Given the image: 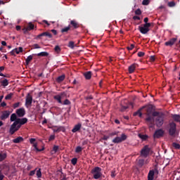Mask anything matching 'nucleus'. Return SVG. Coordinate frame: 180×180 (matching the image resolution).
I'll use <instances>...</instances> for the list:
<instances>
[{
	"instance_id": "obj_33",
	"label": "nucleus",
	"mask_w": 180,
	"mask_h": 180,
	"mask_svg": "<svg viewBox=\"0 0 180 180\" xmlns=\"http://www.w3.org/2000/svg\"><path fill=\"white\" fill-rule=\"evenodd\" d=\"M10 53L11 56H16L15 54H19V51H18V49H14L10 52Z\"/></svg>"
},
{
	"instance_id": "obj_49",
	"label": "nucleus",
	"mask_w": 180,
	"mask_h": 180,
	"mask_svg": "<svg viewBox=\"0 0 180 180\" xmlns=\"http://www.w3.org/2000/svg\"><path fill=\"white\" fill-rule=\"evenodd\" d=\"M74 44H75L74 41H71L68 44V47H70V49H74Z\"/></svg>"
},
{
	"instance_id": "obj_9",
	"label": "nucleus",
	"mask_w": 180,
	"mask_h": 180,
	"mask_svg": "<svg viewBox=\"0 0 180 180\" xmlns=\"http://www.w3.org/2000/svg\"><path fill=\"white\" fill-rule=\"evenodd\" d=\"M33 102V97L30 94H28L25 98V106L26 108H30L32 106V103Z\"/></svg>"
},
{
	"instance_id": "obj_14",
	"label": "nucleus",
	"mask_w": 180,
	"mask_h": 180,
	"mask_svg": "<svg viewBox=\"0 0 180 180\" xmlns=\"http://www.w3.org/2000/svg\"><path fill=\"white\" fill-rule=\"evenodd\" d=\"M138 67H139V64L137 63H133L132 65H131L128 68L129 74H133L136 68H137Z\"/></svg>"
},
{
	"instance_id": "obj_23",
	"label": "nucleus",
	"mask_w": 180,
	"mask_h": 180,
	"mask_svg": "<svg viewBox=\"0 0 180 180\" xmlns=\"http://www.w3.org/2000/svg\"><path fill=\"white\" fill-rule=\"evenodd\" d=\"M34 56H37L38 57H49L48 52H40L39 53L34 54Z\"/></svg>"
},
{
	"instance_id": "obj_56",
	"label": "nucleus",
	"mask_w": 180,
	"mask_h": 180,
	"mask_svg": "<svg viewBox=\"0 0 180 180\" xmlns=\"http://www.w3.org/2000/svg\"><path fill=\"white\" fill-rule=\"evenodd\" d=\"M132 19L134 20H140L141 18L139 17V16H137V15H134Z\"/></svg>"
},
{
	"instance_id": "obj_4",
	"label": "nucleus",
	"mask_w": 180,
	"mask_h": 180,
	"mask_svg": "<svg viewBox=\"0 0 180 180\" xmlns=\"http://www.w3.org/2000/svg\"><path fill=\"white\" fill-rule=\"evenodd\" d=\"M102 169L99 167H96L91 170V174L94 179H99L102 176V173L101 172Z\"/></svg>"
},
{
	"instance_id": "obj_28",
	"label": "nucleus",
	"mask_w": 180,
	"mask_h": 180,
	"mask_svg": "<svg viewBox=\"0 0 180 180\" xmlns=\"http://www.w3.org/2000/svg\"><path fill=\"white\" fill-rule=\"evenodd\" d=\"M33 147L38 153H40L41 151H44V147H43L41 149L37 148V143H33Z\"/></svg>"
},
{
	"instance_id": "obj_54",
	"label": "nucleus",
	"mask_w": 180,
	"mask_h": 180,
	"mask_svg": "<svg viewBox=\"0 0 180 180\" xmlns=\"http://www.w3.org/2000/svg\"><path fill=\"white\" fill-rule=\"evenodd\" d=\"M115 176H116V171L112 170L111 172V178H115Z\"/></svg>"
},
{
	"instance_id": "obj_43",
	"label": "nucleus",
	"mask_w": 180,
	"mask_h": 180,
	"mask_svg": "<svg viewBox=\"0 0 180 180\" xmlns=\"http://www.w3.org/2000/svg\"><path fill=\"white\" fill-rule=\"evenodd\" d=\"M71 103V101H70V100L68 99H65L63 102H62V103H60L61 105H70Z\"/></svg>"
},
{
	"instance_id": "obj_19",
	"label": "nucleus",
	"mask_w": 180,
	"mask_h": 180,
	"mask_svg": "<svg viewBox=\"0 0 180 180\" xmlns=\"http://www.w3.org/2000/svg\"><path fill=\"white\" fill-rule=\"evenodd\" d=\"M23 141V137L18 136L16 139H13V143H15V144H19V143H22Z\"/></svg>"
},
{
	"instance_id": "obj_5",
	"label": "nucleus",
	"mask_w": 180,
	"mask_h": 180,
	"mask_svg": "<svg viewBox=\"0 0 180 180\" xmlns=\"http://www.w3.org/2000/svg\"><path fill=\"white\" fill-rule=\"evenodd\" d=\"M125 140H127V135H125L124 134H122L121 137L117 136L112 140V143L115 144H119V143H122V141H125Z\"/></svg>"
},
{
	"instance_id": "obj_63",
	"label": "nucleus",
	"mask_w": 180,
	"mask_h": 180,
	"mask_svg": "<svg viewBox=\"0 0 180 180\" xmlns=\"http://www.w3.org/2000/svg\"><path fill=\"white\" fill-rule=\"evenodd\" d=\"M33 47H34V49H40V46H39V44H34L33 45Z\"/></svg>"
},
{
	"instance_id": "obj_52",
	"label": "nucleus",
	"mask_w": 180,
	"mask_h": 180,
	"mask_svg": "<svg viewBox=\"0 0 180 180\" xmlns=\"http://www.w3.org/2000/svg\"><path fill=\"white\" fill-rule=\"evenodd\" d=\"M54 139H56V135H51L49 136V141H53V140H54Z\"/></svg>"
},
{
	"instance_id": "obj_18",
	"label": "nucleus",
	"mask_w": 180,
	"mask_h": 180,
	"mask_svg": "<svg viewBox=\"0 0 180 180\" xmlns=\"http://www.w3.org/2000/svg\"><path fill=\"white\" fill-rule=\"evenodd\" d=\"M84 78H86V79H91V78H92V72L91 71H88L86 72L83 74Z\"/></svg>"
},
{
	"instance_id": "obj_61",
	"label": "nucleus",
	"mask_w": 180,
	"mask_h": 180,
	"mask_svg": "<svg viewBox=\"0 0 180 180\" xmlns=\"http://www.w3.org/2000/svg\"><path fill=\"white\" fill-rule=\"evenodd\" d=\"M5 176L2 174V172L0 171V180H4Z\"/></svg>"
},
{
	"instance_id": "obj_51",
	"label": "nucleus",
	"mask_w": 180,
	"mask_h": 180,
	"mask_svg": "<svg viewBox=\"0 0 180 180\" xmlns=\"http://www.w3.org/2000/svg\"><path fill=\"white\" fill-rule=\"evenodd\" d=\"M17 49V51H18V54L19 53H23V48L20 46L19 48H15Z\"/></svg>"
},
{
	"instance_id": "obj_2",
	"label": "nucleus",
	"mask_w": 180,
	"mask_h": 180,
	"mask_svg": "<svg viewBox=\"0 0 180 180\" xmlns=\"http://www.w3.org/2000/svg\"><path fill=\"white\" fill-rule=\"evenodd\" d=\"M179 132L176 130V124L172 122L169 124V136L171 137H175L176 134H179Z\"/></svg>"
},
{
	"instance_id": "obj_62",
	"label": "nucleus",
	"mask_w": 180,
	"mask_h": 180,
	"mask_svg": "<svg viewBox=\"0 0 180 180\" xmlns=\"http://www.w3.org/2000/svg\"><path fill=\"white\" fill-rule=\"evenodd\" d=\"M103 140L104 141L109 140V136L104 135L103 136Z\"/></svg>"
},
{
	"instance_id": "obj_27",
	"label": "nucleus",
	"mask_w": 180,
	"mask_h": 180,
	"mask_svg": "<svg viewBox=\"0 0 180 180\" xmlns=\"http://www.w3.org/2000/svg\"><path fill=\"white\" fill-rule=\"evenodd\" d=\"M32 60H33V56L30 55L25 60V63L26 65H29V64H30V61H32Z\"/></svg>"
},
{
	"instance_id": "obj_31",
	"label": "nucleus",
	"mask_w": 180,
	"mask_h": 180,
	"mask_svg": "<svg viewBox=\"0 0 180 180\" xmlns=\"http://www.w3.org/2000/svg\"><path fill=\"white\" fill-rule=\"evenodd\" d=\"M1 85L2 86H8V85H9L8 79H4L3 81H1Z\"/></svg>"
},
{
	"instance_id": "obj_12",
	"label": "nucleus",
	"mask_w": 180,
	"mask_h": 180,
	"mask_svg": "<svg viewBox=\"0 0 180 180\" xmlns=\"http://www.w3.org/2000/svg\"><path fill=\"white\" fill-rule=\"evenodd\" d=\"M15 112L18 117H23L26 115V110L23 108L17 109Z\"/></svg>"
},
{
	"instance_id": "obj_57",
	"label": "nucleus",
	"mask_w": 180,
	"mask_h": 180,
	"mask_svg": "<svg viewBox=\"0 0 180 180\" xmlns=\"http://www.w3.org/2000/svg\"><path fill=\"white\" fill-rule=\"evenodd\" d=\"M34 141H36V139H34V138H31L30 139V144H34L35 143Z\"/></svg>"
},
{
	"instance_id": "obj_26",
	"label": "nucleus",
	"mask_w": 180,
	"mask_h": 180,
	"mask_svg": "<svg viewBox=\"0 0 180 180\" xmlns=\"http://www.w3.org/2000/svg\"><path fill=\"white\" fill-rule=\"evenodd\" d=\"M71 25H68V27H65L61 30V33H68V31L70 30Z\"/></svg>"
},
{
	"instance_id": "obj_21",
	"label": "nucleus",
	"mask_w": 180,
	"mask_h": 180,
	"mask_svg": "<svg viewBox=\"0 0 180 180\" xmlns=\"http://www.w3.org/2000/svg\"><path fill=\"white\" fill-rule=\"evenodd\" d=\"M154 170H150L148 174V180H153L154 179Z\"/></svg>"
},
{
	"instance_id": "obj_17",
	"label": "nucleus",
	"mask_w": 180,
	"mask_h": 180,
	"mask_svg": "<svg viewBox=\"0 0 180 180\" xmlns=\"http://www.w3.org/2000/svg\"><path fill=\"white\" fill-rule=\"evenodd\" d=\"M81 127H82V124L81 123L75 125L74 128L72 129V133H77V131H79V130H81Z\"/></svg>"
},
{
	"instance_id": "obj_3",
	"label": "nucleus",
	"mask_w": 180,
	"mask_h": 180,
	"mask_svg": "<svg viewBox=\"0 0 180 180\" xmlns=\"http://www.w3.org/2000/svg\"><path fill=\"white\" fill-rule=\"evenodd\" d=\"M150 26L151 23H145L141 26H139L138 30H139L140 33L142 34H147V33L150 32Z\"/></svg>"
},
{
	"instance_id": "obj_38",
	"label": "nucleus",
	"mask_w": 180,
	"mask_h": 180,
	"mask_svg": "<svg viewBox=\"0 0 180 180\" xmlns=\"http://www.w3.org/2000/svg\"><path fill=\"white\" fill-rule=\"evenodd\" d=\"M60 147L58 146H56L54 145L53 147V150L54 154H56V153H57V151H58Z\"/></svg>"
},
{
	"instance_id": "obj_6",
	"label": "nucleus",
	"mask_w": 180,
	"mask_h": 180,
	"mask_svg": "<svg viewBox=\"0 0 180 180\" xmlns=\"http://www.w3.org/2000/svg\"><path fill=\"white\" fill-rule=\"evenodd\" d=\"M155 124L157 127H161L164 124V113H161L160 115L155 118Z\"/></svg>"
},
{
	"instance_id": "obj_25",
	"label": "nucleus",
	"mask_w": 180,
	"mask_h": 180,
	"mask_svg": "<svg viewBox=\"0 0 180 180\" xmlns=\"http://www.w3.org/2000/svg\"><path fill=\"white\" fill-rule=\"evenodd\" d=\"M18 115H16V114L13 113L11 115V118H10L11 122H16V120H18Z\"/></svg>"
},
{
	"instance_id": "obj_35",
	"label": "nucleus",
	"mask_w": 180,
	"mask_h": 180,
	"mask_svg": "<svg viewBox=\"0 0 180 180\" xmlns=\"http://www.w3.org/2000/svg\"><path fill=\"white\" fill-rule=\"evenodd\" d=\"M153 117H158V116H161V113L160 112L154 111L152 114Z\"/></svg>"
},
{
	"instance_id": "obj_1",
	"label": "nucleus",
	"mask_w": 180,
	"mask_h": 180,
	"mask_svg": "<svg viewBox=\"0 0 180 180\" xmlns=\"http://www.w3.org/2000/svg\"><path fill=\"white\" fill-rule=\"evenodd\" d=\"M27 123V118H18V120L14 122L10 127L9 133L11 135L15 134L16 131L19 130L23 126V124H26Z\"/></svg>"
},
{
	"instance_id": "obj_13",
	"label": "nucleus",
	"mask_w": 180,
	"mask_h": 180,
	"mask_svg": "<svg viewBox=\"0 0 180 180\" xmlns=\"http://www.w3.org/2000/svg\"><path fill=\"white\" fill-rule=\"evenodd\" d=\"M176 38H172L169 41H166L165 43V46H169V47H172L175 43H176Z\"/></svg>"
},
{
	"instance_id": "obj_47",
	"label": "nucleus",
	"mask_w": 180,
	"mask_h": 180,
	"mask_svg": "<svg viewBox=\"0 0 180 180\" xmlns=\"http://www.w3.org/2000/svg\"><path fill=\"white\" fill-rule=\"evenodd\" d=\"M149 4H150V0H143L142 1V5L147 6V5H149Z\"/></svg>"
},
{
	"instance_id": "obj_53",
	"label": "nucleus",
	"mask_w": 180,
	"mask_h": 180,
	"mask_svg": "<svg viewBox=\"0 0 180 180\" xmlns=\"http://www.w3.org/2000/svg\"><path fill=\"white\" fill-rule=\"evenodd\" d=\"M84 99H86V101H89L91 99H94V97L92 96H85Z\"/></svg>"
},
{
	"instance_id": "obj_59",
	"label": "nucleus",
	"mask_w": 180,
	"mask_h": 180,
	"mask_svg": "<svg viewBox=\"0 0 180 180\" xmlns=\"http://www.w3.org/2000/svg\"><path fill=\"white\" fill-rule=\"evenodd\" d=\"M34 174H36V169L35 170H32L30 172L29 175H30V176H33V175H34Z\"/></svg>"
},
{
	"instance_id": "obj_29",
	"label": "nucleus",
	"mask_w": 180,
	"mask_h": 180,
	"mask_svg": "<svg viewBox=\"0 0 180 180\" xmlns=\"http://www.w3.org/2000/svg\"><path fill=\"white\" fill-rule=\"evenodd\" d=\"M138 136H139V139L143 140V141H146V140H147V139H148V136H147L146 134H139Z\"/></svg>"
},
{
	"instance_id": "obj_10",
	"label": "nucleus",
	"mask_w": 180,
	"mask_h": 180,
	"mask_svg": "<svg viewBox=\"0 0 180 180\" xmlns=\"http://www.w3.org/2000/svg\"><path fill=\"white\" fill-rule=\"evenodd\" d=\"M63 98H67V92L63 91L60 94V95H57L54 96V99L58 102V103H63L61 99Z\"/></svg>"
},
{
	"instance_id": "obj_22",
	"label": "nucleus",
	"mask_w": 180,
	"mask_h": 180,
	"mask_svg": "<svg viewBox=\"0 0 180 180\" xmlns=\"http://www.w3.org/2000/svg\"><path fill=\"white\" fill-rule=\"evenodd\" d=\"M172 117L174 122L179 123V122H180V115H179L174 114L172 116Z\"/></svg>"
},
{
	"instance_id": "obj_50",
	"label": "nucleus",
	"mask_w": 180,
	"mask_h": 180,
	"mask_svg": "<svg viewBox=\"0 0 180 180\" xmlns=\"http://www.w3.org/2000/svg\"><path fill=\"white\" fill-rule=\"evenodd\" d=\"M135 15H141V10L140 8H138L135 11Z\"/></svg>"
},
{
	"instance_id": "obj_39",
	"label": "nucleus",
	"mask_w": 180,
	"mask_h": 180,
	"mask_svg": "<svg viewBox=\"0 0 180 180\" xmlns=\"http://www.w3.org/2000/svg\"><path fill=\"white\" fill-rule=\"evenodd\" d=\"M27 27L28 28V30H30V31L33 30V29H34V25L30 22Z\"/></svg>"
},
{
	"instance_id": "obj_15",
	"label": "nucleus",
	"mask_w": 180,
	"mask_h": 180,
	"mask_svg": "<svg viewBox=\"0 0 180 180\" xmlns=\"http://www.w3.org/2000/svg\"><path fill=\"white\" fill-rule=\"evenodd\" d=\"M44 36L49 37V39H51V37H53V35L51 33L45 32L37 35V39H40L41 37H43Z\"/></svg>"
},
{
	"instance_id": "obj_16",
	"label": "nucleus",
	"mask_w": 180,
	"mask_h": 180,
	"mask_svg": "<svg viewBox=\"0 0 180 180\" xmlns=\"http://www.w3.org/2000/svg\"><path fill=\"white\" fill-rule=\"evenodd\" d=\"M70 27H73V29H78L79 27V23L75 21V20H72L70 21V25H69Z\"/></svg>"
},
{
	"instance_id": "obj_41",
	"label": "nucleus",
	"mask_w": 180,
	"mask_h": 180,
	"mask_svg": "<svg viewBox=\"0 0 180 180\" xmlns=\"http://www.w3.org/2000/svg\"><path fill=\"white\" fill-rule=\"evenodd\" d=\"M77 161H78V159H77V158H74L71 160V162L72 165H77Z\"/></svg>"
},
{
	"instance_id": "obj_42",
	"label": "nucleus",
	"mask_w": 180,
	"mask_h": 180,
	"mask_svg": "<svg viewBox=\"0 0 180 180\" xmlns=\"http://www.w3.org/2000/svg\"><path fill=\"white\" fill-rule=\"evenodd\" d=\"M5 158H6V154L0 153V162L4 161V160H5Z\"/></svg>"
},
{
	"instance_id": "obj_58",
	"label": "nucleus",
	"mask_w": 180,
	"mask_h": 180,
	"mask_svg": "<svg viewBox=\"0 0 180 180\" xmlns=\"http://www.w3.org/2000/svg\"><path fill=\"white\" fill-rule=\"evenodd\" d=\"M134 48V44H131L130 46H127V50L130 51L132 50Z\"/></svg>"
},
{
	"instance_id": "obj_46",
	"label": "nucleus",
	"mask_w": 180,
	"mask_h": 180,
	"mask_svg": "<svg viewBox=\"0 0 180 180\" xmlns=\"http://www.w3.org/2000/svg\"><path fill=\"white\" fill-rule=\"evenodd\" d=\"M82 151V147L81 146H77L75 149V153H81Z\"/></svg>"
},
{
	"instance_id": "obj_20",
	"label": "nucleus",
	"mask_w": 180,
	"mask_h": 180,
	"mask_svg": "<svg viewBox=\"0 0 180 180\" xmlns=\"http://www.w3.org/2000/svg\"><path fill=\"white\" fill-rule=\"evenodd\" d=\"M146 106H143L141 109L138 110L136 112H134V116H139V117H141L143 116V113H141V110L144 109Z\"/></svg>"
},
{
	"instance_id": "obj_60",
	"label": "nucleus",
	"mask_w": 180,
	"mask_h": 180,
	"mask_svg": "<svg viewBox=\"0 0 180 180\" xmlns=\"http://www.w3.org/2000/svg\"><path fill=\"white\" fill-rule=\"evenodd\" d=\"M150 60L152 62L155 61V56H150Z\"/></svg>"
},
{
	"instance_id": "obj_30",
	"label": "nucleus",
	"mask_w": 180,
	"mask_h": 180,
	"mask_svg": "<svg viewBox=\"0 0 180 180\" xmlns=\"http://www.w3.org/2000/svg\"><path fill=\"white\" fill-rule=\"evenodd\" d=\"M146 121L148 122V123H152L154 122V117H152L151 115H148V117L146 118Z\"/></svg>"
},
{
	"instance_id": "obj_36",
	"label": "nucleus",
	"mask_w": 180,
	"mask_h": 180,
	"mask_svg": "<svg viewBox=\"0 0 180 180\" xmlns=\"http://www.w3.org/2000/svg\"><path fill=\"white\" fill-rule=\"evenodd\" d=\"M138 165L139 167H143L144 165V159H140L139 161H138Z\"/></svg>"
},
{
	"instance_id": "obj_11",
	"label": "nucleus",
	"mask_w": 180,
	"mask_h": 180,
	"mask_svg": "<svg viewBox=\"0 0 180 180\" xmlns=\"http://www.w3.org/2000/svg\"><path fill=\"white\" fill-rule=\"evenodd\" d=\"M11 116V111L9 110H4L1 112V115L0 116L1 120H6Z\"/></svg>"
},
{
	"instance_id": "obj_40",
	"label": "nucleus",
	"mask_w": 180,
	"mask_h": 180,
	"mask_svg": "<svg viewBox=\"0 0 180 180\" xmlns=\"http://www.w3.org/2000/svg\"><path fill=\"white\" fill-rule=\"evenodd\" d=\"M36 175H37V178H41V169H39L37 171Z\"/></svg>"
},
{
	"instance_id": "obj_7",
	"label": "nucleus",
	"mask_w": 180,
	"mask_h": 180,
	"mask_svg": "<svg viewBox=\"0 0 180 180\" xmlns=\"http://www.w3.org/2000/svg\"><path fill=\"white\" fill-rule=\"evenodd\" d=\"M165 133V131L163 129H159L155 131L153 139H161L164 136Z\"/></svg>"
},
{
	"instance_id": "obj_8",
	"label": "nucleus",
	"mask_w": 180,
	"mask_h": 180,
	"mask_svg": "<svg viewBox=\"0 0 180 180\" xmlns=\"http://www.w3.org/2000/svg\"><path fill=\"white\" fill-rule=\"evenodd\" d=\"M150 149L148 148V146H145L141 150V155L144 157V158H147L148 155L150 154Z\"/></svg>"
},
{
	"instance_id": "obj_48",
	"label": "nucleus",
	"mask_w": 180,
	"mask_h": 180,
	"mask_svg": "<svg viewBox=\"0 0 180 180\" xmlns=\"http://www.w3.org/2000/svg\"><path fill=\"white\" fill-rule=\"evenodd\" d=\"M20 105V102L15 103L13 105V109H16V108H19Z\"/></svg>"
},
{
	"instance_id": "obj_44",
	"label": "nucleus",
	"mask_w": 180,
	"mask_h": 180,
	"mask_svg": "<svg viewBox=\"0 0 180 180\" xmlns=\"http://www.w3.org/2000/svg\"><path fill=\"white\" fill-rule=\"evenodd\" d=\"M56 53H60L61 51V48H60V46L58 45L56 46H55V49H54Z\"/></svg>"
},
{
	"instance_id": "obj_37",
	"label": "nucleus",
	"mask_w": 180,
	"mask_h": 180,
	"mask_svg": "<svg viewBox=\"0 0 180 180\" xmlns=\"http://www.w3.org/2000/svg\"><path fill=\"white\" fill-rule=\"evenodd\" d=\"M176 4L174 3V1H169L167 4V6H169V8H174V6H175Z\"/></svg>"
},
{
	"instance_id": "obj_64",
	"label": "nucleus",
	"mask_w": 180,
	"mask_h": 180,
	"mask_svg": "<svg viewBox=\"0 0 180 180\" xmlns=\"http://www.w3.org/2000/svg\"><path fill=\"white\" fill-rule=\"evenodd\" d=\"M149 127H150L151 129H152L153 127H154V122H149Z\"/></svg>"
},
{
	"instance_id": "obj_34",
	"label": "nucleus",
	"mask_w": 180,
	"mask_h": 180,
	"mask_svg": "<svg viewBox=\"0 0 180 180\" xmlns=\"http://www.w3.org/2000/svg\"><path fill=\"white\" fill-rule=\"evenodd\" d=\"M13 96V93H10L7 96H6L5 99L6 101H9L10 99H12Z\"/></svg>"
},
{
	"instance_id": "obj_55",
	"label": "nucleus",
	"mask_w": 180,
	"mask_h": 180,
	"mask_svg": "<svg viewBox=\"0 0 180 180\" xmlns=\"http://www.w3.org/2000/svg\"><path fill=\"white\" fill-rule=\"evenodd\" d=\"M145 54H146V53H145L144 52L140 51V52L138 53V56H139V57H144V55H145Z\"/></svg>"
},
{
	"instance_id": "obj_32",
	"label": "nucleus",
	"mask_w": 180,
	"mask_h": 180,
	"mask_svg": "<svg viewBox=\"0 0 180 180\" xmlns=\"http://www.w3.org/2000/svg\"><path fill=\"white\" fill-rule=\"evenodd\" d=\"M172 147H174V148H175V150H180V145L179 143H172Z\"/></svg>"
},
{
	"instance_id": "obj_45",
	"label": "nucleus",
	"mask_w": 180,
	"mask_h": 180,
	"mask_svg": "<svg viewBox=\"0 0 180 180\" xmlns=\"http://www.w3.org/2000/svg\"><path fill=\"white\" fill-rule=\"evenodd\" d=\"M127 109H129V106L122 105L120 108V112H125Z\"/></svg>"
},
{
	"instance_id": "obj_24",
	"label": "nucleus",
	"mask_w": 180,
	"mask_h": 180,
	"mask_svg": "<svg viewBox=\"0 0 180 180\" xmlns=\"http://www.w3.org/2000/svg\"><path fill=\"white\" fill-rule=\"evenodd\" d=\"M64 79H65V75H62L58 77V78L56 79V82H58V84H60V82H63Z\"/></svg>"
}]
</instances>
